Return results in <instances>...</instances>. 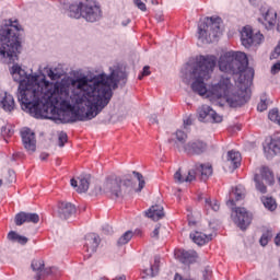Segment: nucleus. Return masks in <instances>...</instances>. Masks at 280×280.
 Masks as SVG:
<instances>
[{"mask_svg": "<svg viewBox=\"0 0 280 280\" xmlns=\"http://www.w3.org/2000/svg\"><path fill=\"white\" fill-rule=\"evenodd\" d=\"M10 73L19 83L18 101L24 113L35 119H49V110L59 106L63 112L71 110L67 120L70 124L95 119L110 104L113 91L119 86V82L126 84L128 78L126 70L119 67L110 69L109 75L101 73L93 79L77 78L71 81L70 95L69 86L58 84L52 91L45 75H27L19 63L11 67Z\"/></svg>", "mask_w": 280, "mask_h": 280, "instance_id": "nucleus-1", "label": "nucleus"}, {"mask_svg": "<svg viewBox=\"0 0 280 280\" xmlns=\"http://www.w3.org/2000/svg\"><path fill=\"white\" fill-rule=\"evenodd\" d=\"M215 65H218V57L214 55H200L191 68L189 78H184L185 84H189L194 80L190 86L197 95H207L210 100H225L231 108L244 106L250 100V89L248 88L250 85H246V83H240L238 91L233 93L231 78L221 77L217 84L207 90L205 82L211 80Z\"/></svg>", "mask_w": 280, "mask_h": 280, "instance_id": "nucleus-2", "label": "nucleus"}, {"mask_svg": "<svg viewBox=\"0 0 280 280\" xmlns=\"http://www.w3.org/2000/svg\"><path fill=\"white\" fill-rule=\"evenodd\" d=\"M133 176H136L139 185L135 188L137 183L132 179V176H117L109 175L106 177L105 182L101 187H97L98 191L96 194H106L110 198H126L132 196V194L140 192L145 187V179L143 175L137 171H133Z\"/></svg>", "mask_w": 280, "mask_h": 280, "instance_id": "nucleus-3", "label": "nucleus"}, {"mask_svg": "<svg viewBox=\"0 0 280 280\" xmlns=\"http://www.w3.org/2000/svg\"><path fill=\"white\" fill-rule=\"evenodd\" d=\"M21 26L19 21L5 20L0 27V62L14 65L21 54Z\"/></svg>", "mask_w": 280, "mask_h": 280, "instance_id": "nucleus-4", "label": "nucleus"}, {"mask_svg": "<svg viewBox=\"0 0 280 280\" xmlns=\"http://www.w3.org/2000/svg\"><path fill=\"white\" fill-rule=\"evenodd\" d=\"M219 69L223 73H232L240 75V84L250 86L253 78H255V70L248 68V56L242 51H228L219 58Z\"/></svg>", "mask_w": 280, "mask_h": 280, "instance_id": "nucleus-5", "label": "nucleus"}, {"mask_svg": "<svg viewBox=\"0 0 280 280\" xmlns=\"http://www.w3.org/2000/svg\"><path fill=\"white\" fill-rule=\"evenodd\" d=\"M68 15L71 19H84L88 23H97L102 19V7L97 2L82 0L70 4Z\"/></svg>", "mask_w": 280, "mask_h": 280, "instance_id": "nucleus-6", "label": "nucleus"}, {"mask_svg": "<svg viewBox=\"0 0 280 280\" xmlns=\"http://www.w3.org/2000/svg\"><path fill=\"white\" fill-rule=\"evenodd\" d=\"M222 25V18H206L201 23L198 24L197 38L203 45H209L215 43L222 31L220 30Z\"/></svg>", "mask_w": 280, "mask_h": 280, "instance_id": "nucleus-7", "label": "nucleus"}, {"mask_svg": "<svg viewBox=\"0 0 280 280\" xmlns=\"http://www.w3.org/2000/svg\"><path fill=\"white\" fill-rule=\"evenodd\" d=\"M213 174V166L209 163L195 164V167L190 171H188L187 175H183L180 170L176 171L174 174V180L175 183H194L196 178H199L200 180L207 182L209 180V177Z\"/></svg>", "mask_w": 280, "mask_h": 280, "instance_id": "nucleus-8", "label": "nucleus"}, {"mask_svg": "<svg viewBox=\"0 0 280 280\" xmlns=\"http://www.w3.org/2000/svg\"><path fill=\"white\" fill-rule=\"evenodd\" d=\"M232 220L241 231H246L253 222V213L248 212L246 208L236 207L233 210Z\"/></svg>", "mask_w": 280, "mask_h": 280, "instance_id": "nucleus-9", "label": "nucleus"}, {"mask_svg": "<svg viewBox=\"0 0 280 280\" xmlns=\"http://www.w3.org/2000/svg\"><path fill=\"white\" fill-rule=\"evenodd\" d=\"M241 42L246 49H250L253 45H261L264 43V35L260 32L253 33V27L244 26L241 32Z\"/></svg>", "mask_w": 280, "mask_h": 280, "instance_id": "nucleus-10", "label": "nucleus"}, {"mask_svg": "<svg viewBox=\"0 0 280 280\" xmlns=\"http://www.w3.org/2000/svg\"><path fill=\"white\" fill-rule=\"evenodd\" d=\"M198 119L203 122L221 124L222 116L215 113L211 106L202 105L198 108Z\"/></svg>", "mask_w": 280, "mask_h": 280, "instance_id": "nucleus-11", "label": "nucleus"}, {"mask_svg": "<svg viewBox=\"0 0 280 280\" xmlns=\"http://www.w3.org/2000/svg\"><path fill=\"white\" fill-rule=\"evenodd\" d=\"M31 267L34 272H37L35 280H40L43 277H47V275H60V271L56 267L45 269V261L43 259L33 260Z\"/></svg>", "mask_w": 280, "mask_h": 280, "instance_id": "nucleus-12", "label": "nucleus"}, {"mask_svg": "<svg viewBox=\"0 0 280 280\" xmlns=\"http://www.w3.org/2000/svg\"><path fill=\"white\" fill-rule=\"evenodd\" d=\"M182 152L187 156H200L207 152V144L202 140H191L183 147Z\"/></svg>", "mask_w": 280, "mask_h": 280, "instance_id": "nucleus-13", "label": "nucleus"}, {"mask_svg": "<svg viewBox=\"0 0 280 280\" xmlns=\"http://www.w3.org/2000/svg\"><path fill=\"white\" fill-rule=\"evenodd\" d=\"M260 14L258 23H261L266 30H272L277 25V11L275 9L260 8Z\"/></svg>", "mask_w": 280, "mask_h": 280, "instance_id": "nucleus-14", "label": "nucleus"}, {"mask_svg": "<svg viewBox=\"0 0 280 280\" xmlns=\"http://www.w3.org/2000/svg\"><path fill=\"white\" fill-rule=\"evenodd\" d=\"M22 143L26 152L31 154L36 152V133L31 129L21 131Z\"/></svg>", "mask_w": 280, "mask_h": 280, "instance_id": "nucleus-15", "label": "nucleus"}, {"mask_svg": "<svg viewBox=\"0 0 280 280\" xmlns=\"http://www.w3.org/2000/svg\"><path fill=\"white\" fill-rule=\"evenodd\" d=\"M100 246V236L95 233H90L85 235V243L83 250L88 253V257H91L93 253H96L97 247Z\"/></svg>", "mask_w": 280, "mask_h": 280, "instance_id": "nucleus-16", "label": "nucleus"}, {"mask_svg": "<svg viewBox=\"0 0 280 280\" xmlns=\"http://www.w3.org/2000/svg\"><path fill=\"white\" fill-rule=\"evenodd\" d=\"M174 138L168 139V143H173V147L175 150H178V152H183V148H185V144L187 142V132L178 129L175 133H173Z\"/></svg>", "mask_w": 280, "mask_h": 280, "instance_id": "nucleus-17", "label": "nucleus"}, {"mask_svg": "<svg viewBox=\"0 0 280 280\" xmlns=\"http://www.w3.org/2000/svg\"><path fill=\"white\" fill-rule=\"evenodd\" d=\"M25 222H32L33 224H38L40 222V217L38 213L19 212L15 215L16 226H23Z\"/></svg>", "mask_w": 280, "mask_h": 280, "instance_id": "nucleus-18", "label": "nucleus"}, {"mask_svg": "<svg viewBox=\"0 0 280 280\" xmlns=\"http://www.w3.org/2000/svg\"><path fill=\"white\" fill-rule=\"evenodd\" d=\"M75 211V206L71 202L62 201L58 205V215L61 220H69Z\"/></svg>", "mask_w": 280, "mask_h": 280, "instance_id": "nucleus-19", "label": "nucleus"}, {"mask_svg": "<svg viewBox=\"0 0 280 280\" xmlns=\"http://www.w3.org/2000/svg\"><path fill=\"white\" fill-rule=\"evenodd\" d=\"M246 196V189L244 186L240 185L235 188H232L230 191V198L226 202V205H230L231 207H235V201L238 202V200H244Z\"/></svg>", "mask_w": 280, "mask_h": 280, "instance_id": "nucleus-20", "label": "nucleus"}, {"mask_svg": "<svg viewBox=\"0 0 280 280\" xmlns=\"http://www.w3.org/2000/svg\"><path fill=\"white\" fill-rule=\"evenodd\" d=\"M175 255L182 264H194V261H196V258L198 257V254L196 253V250H185V249H177L175 252Z\"/></svg>", "mask_w": 280, "mask_h": 280, "instance_id": "nucleus-21", "label": "nucleus"}, {"mask_svg": "<svg viewBox=\"0 0 280 280\" xmlns=\"http://www.w3.org/2000/svg\"><path fill=\"white\" fill-rule=\"evenodd\" d=\"M147 218H150L153 220V222H159V220H163L165 218V212L163 211V206H152L149 208V210L145 212Z\"/></svg>", "mask_w": 280, "mask_h": 280, "instance_id": "nucleus-22", "label": "nucleus"}, {"mask_svg": "<svg viewBox=\"0 0 280 280\" xmlns=\"http://www.w3.org/2000/svg\"><path fill=\"white\" fill-rule=\"evenodd\" d=\"M0 107L5 110V113H12L14 108H16V104L14 103V96L5 93L2 100L0 101Z\"/></svg>", "mask_w": 280, "mask_h": 280, "instance_id": "nucleus-23", "label": "nucleus"}, {"mask_svg": "<svg viewBox=\"0 0 280 280\" xmlns=\"http://www.w3.org/2000/svg\"><path fill=\"white\" fill-rule=\"evenodd\" d=\"M190 240H192V242L198 246H205V244L213 240V235H207L202 232H195L190 233Z\"/></svg>", "mask_w": 280, "mask_h": 280, "instance_id": "nucleus-24", "label": "nucleus"}, {"mask_svg": "<svg viewBox=\"0 0 280 280\" xmlns=\"http://www.w3.org/2000/svg\"><path fill=\"white\" fill-rule=\"evenodd\" d=\"M228 162L233 166L234 170H237L242 165V154L235 150L228 152Z\"/></svg>", "mask_w": 280, "mask_h": 280, "instance_id": "nucleus-25", "label": "nucleus"}, {"mask_svg": "<svg viewBox=\"0 0 280 280\" xmlns=\"http://www.w3.org/2000/svg\"><path fill=\"white\" fill-rule=\"evenodd\" d=\"M71 187L77 188L78 194H84L89 191V179L85 177H81L78 186V180L71 179L70 180Z\"/></svg>", "mask_w": 280, "mask_h": 280, "instance_id": "nucleus-26", "label": "nucleus"}, {"mask_svg": "<svg viewBox=\"0 0 280 280\" xmlns=\"http://www.w3.org/2000/svg\"><path fill=\"white\" fill-rule=\"evenodd\" d=\"M260 176L262 180L267 183V185H275V174L272 171H270V168H268V166H262L260 168Z\"/></svg>", "mask_w": 280, "mask_h": 280, "instance_id": "nucleus-27", "label": "nucleus"}, {"mask_svg": "<svg viewBox=\"0 0 280 280\" xmlns=\"http://www.w3.org/2000/svg\"><path fill=\"white\" fill-rule=\"evenodd\" d=\"M8 240H10V242H18V244H22V246H25V244L28 242L27 237L22 236L14 231L9 232Z\"/></svg>", "mask_w": 280, "mask_h": 280, "instance_id": "nucleus-28", "label": "nucleus"}, {"mask_svg": "<svg viewBox=\"0 0 280 280\" xmlns=\"http://www.w3.org/2000/svg\"><path fill=\"white\" fill-rule=\"evenodd\" d=\"M268 150L271 152V156L280 154V137L272 138L270 143L268 144Z\"/></svg>", "mask_w": 280, "mask_h": 280, "instance_id": "nucleus-29", "label": "nucleus"}, {"mask_svg": "<svg viewBox=\"0 0 280 280\" xmlns=\"http://www.w3.org/2000/svg\"><path fill=\"white\" fill-rule=\"evenodd\" d=\"M261 202L268 211L277 210V201L272 197H261Z\"/></svg>", "mask_w": 280, "mask_h": 280, "instance_id": "nucleus-30", "label": "nucleus"}, {"mask_svg": "<svg viewBox=\"0 0 280 280\" xmlns=\"http://www.w3.org/2000/svg\"><path fill=\"white\" fill-rule=\"evenodd\" d=\"M132 235H135V233L132 231H127L125 232L119 238H118V246H124L126 244H128V242H130L132 240Z\"/></svg>", "mask_w": 280, "mask_h": 280, "instance_id": "nucleus-31", "label": "nucleus"}, {"mask_svg": "<svg viewBox=\"0 0 280 280\" xmlns=\"http://www.w3.org/2000/svg\"><path fill=\"white\" fill-rule=\"evenodd\" d=\"M205 202L206 209H212V211H220V201H218L217 199L211 200V198H206Z\"/></svg>", "mask_w": 280, "mask_h": 280, "instance_id": "nucleus-32", "label": "nucleus"}, {"mask_svg": "<svg viewBox=\"0 0 280 280\" xmlns=\"http://www.w3.org/2000/svg\"><path fill=\"white\" fill-rule=\"evenodd\" d=\"M159 266H161V258L155 256L154 264L150 268V277H156L159 275Z\"/></svg>", "mask_w": 280, "mask_h": 280, "instance_id": "nucleus-33", "label": "nucleus"}, {"mask_svg": "<svg viewBox=\"0 0 280 280\" xmlns=\"http://www.w3.org/2000/svg\"><path fill=\"white\" fill-rule=\"evenodd\" d=\"M268 118L270 119V121H273V124H278V126H280V117H279L278 108L271 109L268 114Z\"/></svg>", "mask_w": 280, "mask_h": 280, "instance_id": "nucleus-34", "label": "nucleus"}, {"mask_svg": "<svg viewBox=\"0 0 280 280\" xmlns=\"http://www.w3.org/2000/svg\"><path fill=\"white\" fill-rule=\"evenodd\" d=\"M254 180L256 183L257 191H259L260 194H267L268 192V188L266 187V185H264L261 183V180H259V175H255Z\"/></svg>", "mask_w": 280, "mask_h": 280, "instance_id": "nucleus-35", "label": "nucleus"}, {"mask_svg": "<svg viewBox=\"0 0 280 280\" xmlns=\"http://www.w3.org/2000/svg\"><path fill=\"white\" fill-rule=\"evenodd\" d=\"M67 141H68L67 132L61 131L58 136V145H59V148H65V144L67 143Z\"/></svg>", "mask_w": 280, "mask_h": 280, "instance_id": "nucleus-36", "label": "nucleus"}, {"mask_svg": "<svg viewBox=\"0 0 280 280\" xmlns=\"http://www.w3.org/2000/svg\"><path fill=\"white\" fill-rule=\"evenodd\" d=\"M202 279L203 280H211L213 279V270L211 267H206L202 271Z\"/></svg>", "mask_w": 280, "mask_h": 280, "instance_id": "nucleus-37", "label": "nucleus"}, {"mask_svg": "<svg viewBox=\"0 0 280 280\" xmlns=\"http://www.w3.org/2000/svg\"><path fill=\"white\" fill-rule=\"evenodd\" d=\"M270 237H272V235L270 234V232H265L261 237H260V246H268V242H270Z\"/></svg>", "mask_w": 280, "mask_h": 280, "instance_id": "nucleus-38", "label": "nucleus"}, {"mask_svg": "<svg viewBox=\"0 0 280 280\" xmlns=\"http://www.w3.org/2000/svg\"><path fill=\"white\" fill-rule=\"evenodd\" d=\"M144 1L145 0H133L135 5H137V8L141 10V12H145V10H148Z\"/></svg>", "mask_w": 280, "mask_h": 280, "instance_id": "nucleus-39", "label": "nucleus"}, {"mask_svg": "<svg viewBox=\"0 0 280 280\" xmlns=\"http://www.w3.org/2000/svg\"><path fill=\"white\" fill-rule=\"evenodd\" d=\"M1 132L4 137H12V135H14V130L12 129V127L8 126V127H2L1 128Z\"/></svg>", "mask_w": 280, "mask_h": 280, "instance_id": "nucleus-40", "label": "nucleus"}, {"mask_svg": "<svg viewBox=\"0 0 280 280\" xmlns=\"http://www.w3.org/2000/svg\"><path fill=\"white\" fill-rule=\"evenodd\" d=\"M279 56H280V42L276 46L275 50L271 52L270 60H277V58H279Z\"/></svg>", "mask_w": 280, "mask_h": 280, "instance_id": "nucleus-41", "label": "nucleus"}, {"mask_svg": "<svg viewBox=\"0 0 280 280\" xmlns=\"http://www.w3.org/2000/svg\"><path fill=\"white\" fill-rule=\"evenodd\" d=\"M257 110H259V113H264V110H268V104L266 103V101L261 100L260 103L257 106Z\"/></svg>", "mask_w": 280, "mask_h": 280, "instance_id": "nucleus-42", "label": "nucleus"}, {"mask_svg": "<svg viewBox=\"0 0 280 280\" xmlns=\"http://www.w3.org/2000/svg\"><path fill=\"white\" fill-rule=\"evenodd\" d=\"M150 66H144L142 73L139 74L138 79L143 80V78H145V75H150Z\"/></svg>", "mask_w": 280, "mask_h": 280, "instance_id": "nucleus-43", "label": "nucleus"}, {"mask_svg": "<svg viewBox=\"0 0 280 280\" xmlns=\"http://www.w3.org/2000/svg\"><path fill=\"white\" fill-rule=\"evenodd\" d=\"M161 232V224H156L155 229L151 233V237H154L155 240H159V233Z\"/></svg>", "mask_w": 280, "mask_h": 280, "instance_id": "nucleus-44", "label": "nucleus"}, {"mask_svg": "<svg viewBox=\"0 0 280 280\" xmlns=\"http://www.w3.org/2000/svg\"><path fill=\"white\" fill-rule=\"evenodd\" d=\"M12 183H16V174H14V171H9L8 184L12 185Z\"/></svg>", "mask_w": 280, "mask_h": 280, "instance_id": "nucleus-45", "label": "nucleus"}, {"mask_svg": "<svg viewBox=\"0 0 280 280\" xmlns=\"http://www.w3.org/2000/svg\"><path fill=\"white\" fill-rule=\"evenodd\" d=\"M280 72V62H277L275 63L272 67H271V73L275 75L277 73Z\"/></svg>", "mask_w": 280, "mask_h": 280, "instance_id": "nucleus-46", "label": "nucleus"}, {"mask_svg": "<svg viewBox=\"0 0 280 280\" xmlns=\"http://www.w3.org/2000/svg\"><path fill=\"white\" fill-rule=\"evenodd\" d=\"M150 124H159V119L155 114L151 115L150 117Z\"/></svg>", "mask_w": 280, "mask_h": 280, "instance_id": "nucleus-47", "label": "nucleus"}, {"mask_svg": "<svg viewBox=\"0 0 280 280\" xmlns=\"http://www.w3.org/2000/svg\"><path fill=\"white\" fill-rule=\"evenodd\" d=\"M39 159H40V161H47V159H49V154L48 153H42L39 155Z\"/></svg>", "mask_w": 280, "mask_h": 280, "instance_id": "nucleus-48", "label": "nucleus"}, {"mask_svg": "<svg viewBox=\"0 0 280 280\" xmlns=\"http://www.w3.org/2000/svg\"><path fill=\"white\" fill-rule=\"evenodd\" d=\"M187 126H191V119L187 118L186 120H184V128L187 129Z\"/></svg>", "mask_w": 280, "mask_h": 280, "instance_id": "nucleus-49", "label": "nucleus"}, {"mask_svg": "<svg viewBox=\"0 0 280 280\" xmlns=\"http://www.w3.org/2000/svg\"><path fill=\"white\" fill-rule=\"evenodd\" d=\"M103 231H105V233H113V228L109 225H106L105 228H103Z\"/></svg>", "mask_w": 280, "mask_h": 280, "instance_id": "nucleus-50", "label": "nucleus"}, {"mask_svg": "<svg viewBox=\"0 0 280 280\" xmlns=\"http://www.w3.org/2000/svg\"><path fill=\"white\" fill-rule=\"evenodd\" d=\"M275 244L276 246H280V233H278L277 236L275 237Z\"/></svg>", "mask_w": 280, "mask_h": 280, "instance_id": "nucleus-51", "label": "nucleus"}, {"mask_svg": "<svg viewBox=\"0 0 280 280\" xmlns=\"http://www.w3.org/2000/svg\"><path fill=\"white\" fill-rule=\"evenodd\" d=\"M133 235H138V236H142L143 235V232L139 229H137L135 232H133Z\"/></svg>", "mask_w": 280, "mask_h": 280, "instance_id": "nucleus-52", "label": "nucleus"}, {"mask_svg": "<svg viewBox=\"0 0 280 280\" xmlns=\"http://www.w3.org/2000/svg\"><path fill=\"white\" fill-rule=\"evenodd\" d=\"M49 78H51L54 80V78H56V73H54V70H49L48 72Z\"/></svg>", "mask_w": 280, "mask_h": 280, "instance_id": "nucleus-53", "label": "nucleus"}, {"mask_svg": "<svg viewBox=\"0 0 280 280\" xmlns=\"http://www.w3.org/2000/svg\"><path fill=\"white\" fill-rule=\"evenodd\" d=\"M130 23V20H127L126 22H122V25H128Z\"/></svg>", "mask_w": 280, "mask_h": 280, "instance_id": "nucleus-54", "label": "nucleus"}, {"mask_svg": "<svg viewBox=\"0 0 280 280\" xmlns=\"http://www.w3.org/2000/svg\"><path fill=\"white\" fill-rule=\"evenodd\" d=\"M143 272H144V275H145L147 277H148V275H150V273H148V269H144Z\"/></svg>", "mask_w": 280, "mask_h": 280, "instance_id": "nucleus-55", "label": "nucleus"}, {"mask_svg": "<svg viewBox=\"0 0 280 280\" xmlns=\"http://www.w3.org/2000/svg\"><path fill=\"white\" fill-rule=\"evenodd\" d=\"M1 185H3V180L2 179H0V187H1Z\"/></svg>", "mask_w": 280, "mask_h": 280, "instance_id": "nucleus-56", "label": "nucleus"}, {"mask_svg": "<svg viewBox=\"0 0 280 280\" xmlns=\"http://www.w3.org/2000/svg\"><path fill=\"white\" fill-rule=\"evenodd\" d=\"M152 3H159L156 0H153Z\"/></svg>", "mask_w": 280, "mask_h": 280, "instance_id": "nucleus-57", "label": "nucleus"}, {"mask_svg": "<svg viewBox=\"0 0 280 280\" xmlns=\"http://www.w3.org/2000/svg\"><path fill=\"white\" fill-rule=\"evenodd\" d=\"M147 276H142V279H145Z\"/></svg>", "mask_w": 280, "mask_h": 280, "instance_id": "nucleus-58", "label": "nucleus"}]
</instances>
